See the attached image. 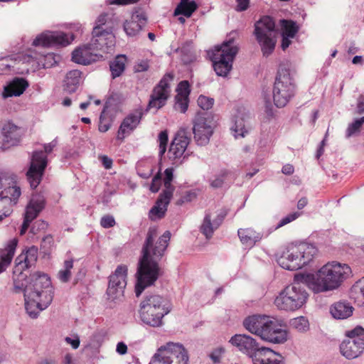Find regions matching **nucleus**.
Masks as SVG:
<instances>
[{
    "label": "nucleus",
    "mask_w": 364,
    "mask_h": 364,
    "mask_svg": "<svg viewBox=\"0 0 364 364\" xmlns=\"http://www.w3.org/2000/svg\"><path fill=\"white\" fill-rule=\"evenodd\" d=\"M156 236V228H149L142 250L143 255L139 260L136 272L137 282L135 291L137 296L142 293L146 287L154 284L163 273L158 262L164 255L171 238V233L169 231H166L156 243H154Z\"/></svg>",
    "instance_id": "f257e3e1"
},
{
    "label": "nucleus",
    "mask_w": 364,
    "mask_h": 364,
    "mask_svg": "<svg viewBox=\"0 0 364 364\" xmlns=\"http://www.w3.org/2000/svg\"><path fill=\"white\" fill-rule=\"evenodd\" d=\"M351 275L349 265L333 261L324 264L315 274H307L304 279L312 291L319 293L338 289Z\"/></svg>",
    "instance_id": "f03ea898"
},
{
    "label": "nucleus",
    "mask_w": 364,
    "mask_h": 364,
    "mask_svg": "<svg viewBox=\"0 0 364 364\" xmlns=\"http://www.w3.org/2000/svg\"><path fill=\"white\" fill-rule=\"evenodd\" d=\"M53 287L48 276L44 273H34L30 277L29 284L24 288L25 307L32 318L46 309L53 299Z\"/></svg>",
    "instance_id": "7ed1b4c3"
},
{
    "label": "nucleus",
    "mask_w": 364,
    "mask_h": 364,
    "mask_svg": "<svg viewBox=\"0 0 364 364\" xmlns=\"http://www.w3.org/2000/svg\"><path fill=\"white\" fill-rule=\"evenodd\" d=\"M246 330L261 339L273 343H284L288 338L285 327L266 315H252L243 321Z\"/></svg>",
    "instance_id": "20e7f679"
},
{
    "label": "nucleus",
    "mask_w": 364,
    "mask_h": 364,
    "mask_svg": "<svg viewBox=\"0 0 364 364\" xmlns=\"http://www.w3.org/2000/svg\"><path fill=\"white\" fill-rule=\"evenodd\" d=\"M316 247L309 243H292L287 246L277 259L284 269L295 271L309 264L317 255Z\"/></svg>",
    "instance_id": "39448f33"
},
{
    "label": "nucleus",
    "mask_w": 364,
    "mask_h": 364,
    "mask_svg": "<svg viewBox=\"0 0 364 364\" xmlns=\"http://www.w3.org/2000/svg\"><path fill=\"white\" fill-rule=\"evenodd\" d=\"M169 311V305L166 299L159 295H151L141 301L139 314L144 323L159 326L161 324L163 317Z\"/></svg>",
    "instance_id": "423d86ee"
},
{
    "label": "nucleus",
    "mask_w": 364,
    "mask_h": 364,
    "mask_svg": "<svg viewBox=\"0 0 364 364\" xmlns=\"http://www.w3.org/2000/svg\"><path fill=\"white\" fill-rule=\"evenodd\" d=\"M307 298V293L299 284H290L279 292L274 304L279 310L295 311L306 304Z\"/></svg>",
    "instance_id": "0eeeda50"
},
{
    "label": "nucleus",
    "mask_w": 364,
    "mask_h": 364,
    "mask_svg": "<svg viewBox=\"0 0 364 364\" xmlns=\"http://www.w3.org/2000/svg\"><path fill=\"white\" fill-rule=\"evenodd\" d=\"M237 51L238 49L234 46L233 41H228L208 52L214 70L218 75L225 76L230 71Z\"/></svg>",
    "instance_id": "6e6552de"
},
{
    "label": "nucleus",
    "mask_w": 364,
    "mask_h": 364,
    "mask_svg": "<svg viewBox=\"0 0 364 364\" xmlns=\"http://www.w3.org/2000/svg\"><path fill=\"white\" fill-rule=\"evenodd\" d=\"M188 356L184 347L175 343H168L159 348L149 364H188Z\"/></svg>",
    "instance_id": "1a4fd4ad"
},
{
    "label": "nucleus",
    "mask_w": 364,
    "mask_h": 364,
    "mask_svg": "<svg viewBox=\"0 0 364 364\" xmlns=\"http://www.w3.org/2000/svg\"><path fill=\"white\" fill-rule=\"evenodd\" d=\"M275 23L269 16H264L255 24V33L259 42L263 55H270L275 48Z\"/></svg>",
    "instance_id": "9d476101"
},
{
    "label": "nucleus",
    "mask_w": 364,
    "mask_h": 364,
    "mask_svg": "<svg viewBox=\"0 0 364 364\" xmlns=\"http://www.w3.org/2000/svg\"><path fill=\"white\" fill-rule=\"evenodd\" d=\"M53 149L51 144L44 145L43 150L34 151L32 154L31 165L26 176L32 188H36L42 180L44 171L48 164V154Z\"/></svg>",
    "instance_id": "9b49d317"
},
{
    "label": "nucleus",
    "mask_w": 364,
    "mask_h": 364,
    "mask_svg": "<svg viewBox=\"0 0 364 364\" xmlns=\"http://www.w3.org/2000/svg\"><path fill=\"white\" fill-rule=\"evenodd\" d=\"M348 340L343 341L340 346L341 354L348 359L355 358L364 351V328L356 326L347 331Z\"/></svg>",
    "instance_id": "f8f14e48"
},
{
    "label": "nucleus",
    "mask_w": 364,
    "mask_h": 364,
    "mask_svg": "<svg viewBox=\"0 0 364 364\" xmlns=\"http://www.w3.org/2000/svg\"><path fill=\"white\" fill-rule=\"evenodd\" d=\"M292 78L287 70L279 71L273 90L274 104L278 107H284L294 95Z\"/></svg>",
    "instance_id": "ddd939ff"
},
{
    "label": "nucleus",
    "mask_w": 364,
    "mask_h": 364,
    "mask_svg": "<svg viewBox=\"0 0 364 364\" xmlns=\"http://www.w3.org/2000/svg\"><path fill=\"white\" fill-rule=\"evenodd\" d=\"M173 169L172 168H166L164 171L163 180L164 190L158 198L155 205L150 210L149 217L151 220L161 218L165 215L173 191V187L171 185L173 177Z\"/></svg>",
    "instance_id": "4468645a"
},
{
    "label": "nucleus",
    "mask_w": 364,
    "mask_h": 364,
    "mask_svg": "<svg viewBox=\"0 0 364 364\" xmlns=\"http://www.w3.org/2000/svg\"><path fill=\"white\" fill-rule=\"evenodd\" d=\"M173 77V73H166L154 87L149 102V108L159 109L166 105L167 100L170 97V85Z\"/></svg>",
    "instance_id": "2eb2a0df"
},
{
    "label": "nucleus",
    "mask_w": 364,
    "mask_h": 364,
    "mask_svg": "<svg viewBox=\"0 0 364 364\" xmlns=\"http://www.w3.org/2000/svg\"><path fill=\"white\" fill-rule=\"evenodd\" d=\"M189 141L190 139L184 131L176 133L168 152V157L173 164H181L186 157L188 153L186 151Z\"/></svg>",
    "instance_id": "dca6fc26"
},
{
    "label": "nucleus",
    "mask_w": 364,
    "mask_h": 364,
    "mask_svg": "<svg viewBox=\"0 0 364 364\" xmlns=\"http://www.w3.org/2000/svg\"><path fill=\"white\" fill-rule=\"evenodd\" d=\"M96 50L102 53H107L112 50L114 45V36L112 34V27L106 30H100L99 27H94L92 38L90 41Z\"/></svg>",
    "instance_id": "f3484780"
},
{
    "label": "nucleus",
    "mask_w": 364,
    "mask_h": 364,
    "mask_svg": "<svg viewBox=\"0 0 364 364\" xmlns=\"http://www.w3.org/2000/svg\"><path fill=\"white\" fill-rule=\"evenodd\" d=\"M74 40L73 34H67L63 32H48L38 36L33 41L35 46H66Z\"/></svg>",
    "instance_id": "a211bd4d"
},
{
    "label": "nucleus",
    "mask_w": 364,
    "mask_h": 364,
    "mask_svg": "<svg viewBox=\"0 0 364 364\" xmlns=\"http://www.w3.org/2000/svg\"><path fill=\"white\" fill-rule=\"evenodd\" d=\"M127 267L125 265H119L115 272L110 275L107 288V294L112 299H115L123 294L126 286Z\"/></svg>",
    "instance_id": "6ab92c4d"
},
{
    "label": "nucleus",
    "mask_w": 364,
    "mask_h": 364,
    "mask_svg": "<svg viewBox=\"0 0 364 364\" xmlns=\"http://www.w3.org/2000/svg\"><path fill=\"white\" fill-rule=\"evenodd\" d=\"M214 122L210 117H198L193 126L194 139L199 145L206 144L213 132Z\"/></svg>",
    "instance_id": "aec40b11"
},
{
    "label": "nucleus",
    "mask_w": 364,
    "mask_h": 364,
    "mask_svg": "<svg viewBox=\"0 0 364 364\" xmlns=\"http://www.w3.org/2000/svg\"><path fill=\"white\" fill-rule=\"evenodd\" d=\"M72 59L74 62L79 64L90 65L102 60L103 55L96 50V48L90 43L76 48L73 52Z\"/></svg>",
    "instance_id": "412c9836"
},
{
    "label": "nucleus",
    "mask_w": 364,
    "mask_h": 364,
    "mask_svg": "<svg viewBox=\"0 0 364 364\" xmlns=\"http://www.w3.org/2000/svg\"><path fill=\"white\" fill-rule=\"evenodd\" d=\"M141 114L135 112L128 114L122 122L113 143L115 146L120 145L124 139L127 137L136 128L140 122Z\"/></svg>",
    "instance_id": "4be33fe9"
},
{
    "label": "nucleus",
    "mask_w": 364,
    "mask_h": 364,
    "mask_svg": "<svg viewBox=\"0 0 364 364\" xmlns=\"http://www.w3.org/2000/svg\"><path fill=\"white\" fill-rule=\"evenodd\" d=\"M240 351L250 357H255V354L260 348L255 339L245 334H236L229 341Z\"/></svg>",
    "instance_id": "5701e85b"
},
{
    "label": "nucleus",
    "mask_w": 364,
    "mask_h": 364,
    "mask_svg": "<svg viewBox=\"0 0 364 364\" xmlns=\"http://www.w3.org/2000/svg\"><path fill=\"white\" fill-rule=\"evenodd\" d=\"M38 247L33 245L23 251L16 259L14 274L19 273L22 275L23 270L32 267L38 259ZM25 276H23L24 277Z\"/></svg>",
    "instance_id": "b1692460"
},
{
    "label": "nucleus",
    "mask_w": 364,
    "mask_h": 364,
    "mask_svg": "<svg viewBox=\"0 0 364 364\" xmlns=\"http://www.w3.org/2000/svg\"><path fill=\"white\" fill-rule=\"evenodd\" d=\"M147 18L143 12L136 11L126 20L124 23V30L127 36H135L146 25Z\"/></svg>",
    "instance_id": "393cba45"
},
{
    "label": "nucleus",
    "mask_w": 364,
    "mask_h": 364,
    "mask_svg": "<svg viewBox=\"0 0 364 364\" xmlns=\"http://www.w3.org/2000/svg\"><path fill=\"white\" fill-rule=\"evenodd\" d=\"M176 95L175 97V109L182 113H185L188 109L189 103V95L191 93L190 85L188 81H181L176 89Z\"/></svg>",
    "instance_id": "a878e982"
},
{
    "label": "nucleus",
    "mask_w": 364,
    "mask_h": 364,
    "mask_svg": "<svg viewBox=\"0 0 364 364\" xmlns=\"http://www.w3.org/2000/svg\"><path fill=\"white\" fill-rule=\"evenodd\" d=\"M1 132L10 147L18 145L24 135L23 129L21 127L10 122L4 124Z\"/></svg>",
    "instance_id": "bb28decb"
},
{
    "label": "nucleus",
    "mask_w": 364,
    "mask_h": 364,
    "mask_svg": "<svg viewBox=\"0 0 364 364\" xmlns=\"http://www.w3.org/2000/svg\"><path fill=\"white\" fill-rule=\"evenodd\" d=\"M18 240L16 238L10 240L4 248L0 249V274L6 271L14 258Z\"/></svg>",
    "instance_id": "cd10ccee"
},
{
    "label": "nucleus",
    "mask_w": 364,
    "mask_h": 364,
    "mask_svg": "<svg viewBox=\"0 0 364 364\" xmlns=\"http://www.w3.org/2000/svg\"><path fill=\"white\" fill-rule=\"evenodd\" d=\"M5 181L4 177L0 176V200H9L10 203L14 205L21 196V189L14 181L11 185L9 183V186H6Z\"/></svg>",
    "instance_id": "c85d7f7f"
},
{
    "label": "nucleus",
    "mask_w": 364,
    "mask_h": 364,
    "mask_svg": "<svg viewBox=\"0 0 364 364\" xmlns=\"http://www.w3.org/2000/svg\"><path fill=\"white\" fill-rule=\"evenodd\" d=\"M45 207V198L41 195H33L26 206L24 218L33 221Z\"/></svg>",
    "instance_id": "c756f323"
},
{
    "label": "nucleus",
    "mask_w": 364,
    "mask_h": 364,
    "mask_svg": "<svg viewBox=\"0 0 364 364\" xmlns=\"http://www.w3.org/2000/svg\"><path fill=\"white\" fill-rule=\"evenodd\" d=\"M281 355L269 348H261L255 354L254 364H280Z\"/></svg>",
    "instance_id": "7c9ffc66"
},
{
    "label": "nucleus",
    "mask_w": 364,
    "mask_h": 364,
    "mask_svg": "<svg viewBox=\"0 0 364 364\" xmlns=\"http://www.w3.org/2000/svg\"><path fill=\"white\" fill-rule=\"evenodd\" d=\"M235 178L236 176L233 172L223 169L210 180V184L214 188L229 187L234 183Z\"/></svg>",
    "instance_id": "2f4dec72"
},
{
    "label": "nucleus",
    "mask_w": 364,
    "mask_h": 364,
    "mask_svg": "<svg viewBox=\"0 0 364 364\" xmlns=\"http://www.w3.org/2000/svg\"><path fill=\"white\" fill-rule=\"evenodd\" d=\"M353 312V307L348 302L338 301L330 307V313L334 318L345 319L350 317Z\"/></svg>",
    "instance_id": "473e14b6"
},
{
    "label": "nucleus",
    "mask_w": 364,
    "mask_h": 364,
    "mask_svg": "<svg viewBox=\"0 0 364 364\" xmlns=\"http://www.w3.org/2000/svg\"><path fill=\"white\" fill-rule=\"evenodd\" d=\"M28 84L26 80L23 78H16L4 87L3 97L4 98L19 96L23 93Z\"/></svg>",
    "instance_id": "72a5a7b5"
},
{
    "label": "nucleus",
    "mask_w": 364,
    "mask_h": 364,
    "mask_svg": "<svg viewBox=\"0 0 364 364\" xmlns=\"http://www.w3.org/2000/svg\"><path fill=\"white\" fill-rule=\"evenodd\" d=\"M238 236L244 245L250 247L253 246L262 237V235L261 233L252 228L240 229L238 230Z\"/></svg>",
    "instance_id": "f704fd0d"
},
{
    "label": "nucleus",
    "mask_w": 364,
    "mask_h": 364,
    "mask_svg": "<svg viewBox=\"0 0 364 364\" xmlns=\"http://www.w3.org/2000/svg\"><path fill=\"white\" fill-rule=\"evenodd\" d=\"M198 6L194 1L181 0L174 11V14L183 15L186 17H190L193 13L197 9Z\"/></svg>",
    "instance_id": "c9c22d12"
},
{
    "label": "nucleus",
    "mask_w": 364,
    "mask_h": 364,
    "mask_svg": "<svg viewBox=\"0 0 364 364\" xmlns=\"http://www.w3.org/2000/svg\"><path fill=\"white\" fill-rule=\"evenodd\" d=\"M127 57L124 55H117L110 64V70L113 77H119L125 68Z\"/></svg>",
    "instance_id": "e433bc0d"
},
{
    "label": "nucleus",
    "mask_w": 364,
    "mask_h": 364,
    "mask_svg": "<svg viewBox=\"0 0 364 364\" xmlns=\"http://www.w3.org/2000/svg\"><path fill=\"white\" fill-rule=\"evenodd\" d=\"M136 170L141 177L148 178L153 173L154 163L148 159L139 161L136 165Z\"/></svg>",
    "instance_id": "4c0bfd02"
},
{
    "label": "nucleus",
    "mask_w": 364,
    "mask_h": 364,
    "mask_svg": "<svg viewBox=\"0 0 364 364\" xmlns=\"http://www.w3.org/2000/svg\"><path fill=\"white\" fill-rule=\"evenodd\" d=\"M280 26L282 29V35L289 36L291 38H294L299 31L296 23L291 20H281Z\"/></svg>",
    "instance_id": "58836bf2"
},
{
    "label": "nucleus",
    "mask_w": 364,
    "mask_h": 364,
    "mask_svg": "<svg viewBox=\"0 0 364 364\" xmlns=\"http://www.w3.org/2000/svg\"><path fill=\"white\" fill-rule=\"evenodd\" d=\"M231 129L234 132L235 138L237 136H244L245 134L247 132L244 124L243 114H242V116H235V120L234 124L231 127Z\"/></svg>",
    "instance_id": "ea45409f"
},
{
    "label": "nucleus",
    "mask_w": 364,
    "mask_h": 364,
    "mask_svg": "<svg viewBox=\"0 0 364 364\" xmlns=\"http://www.w3.org/2000/svg\"><path fill=\"white\" fill-rule=\"evenodd\" d=\"M74 260L73 258L70 257L65 260L64 262V268L61 269L58 273V277L60 281L63 282H68L71 277V269L73 267Z\"/></svg>",
    "instance_id": "a19ab883"
},
{
    "label": "nucleus",
    "mask_w": 364,
    "mask_h": 364,
    "mask_svg": "<svg viewBox=\"0 0 364 364\" xmlns=\"http://www.w3.org/2000/svg\"><path fill=\"white\" fill-rule=\"evenodd\" d=\"M215 225L211 223V217L207 214L204 218L203 223L200 226L201 232L205 236L207 239L212 237L214 230H215Z\"/></svg>",
    "instance_id": "79ce46f5"
},
{
    "label": "nucleus",
    "mask_w": 364,
    "mask_h": 364,
    "mask_svg": "<svg viewBox=\"0 0 364 364\" xmlns=\"http://www.w3.org/2000/svg\"><path fill=\"white\" fill-rule=\"evenodd\" d=\"M291 325L294 328L301 332L306 331L309 328L308 320L303 316L294 318Z\"/></svg>",
    "instance_id": "37998d69"
},
{
    "label": "nucleus",
    "mask_w": 364,
    "mask_h": 364,
    "mask_svg": "<svg viewBox=\"0 0 364 364\" xmlns=\"http://www.w3.org/2000/svg\"><path fill=\"white\" fill-rule=\"evenodd\" d=\"M41 247L46 254H50L55 247L53 237L50 235L45 236L42 240Z\"/></svg>",
    "instance_id": "c03bdc74"
},
{
    "label": "nucleus",
    "mask_w": 364,
    "mask_h": 364,
    "mask_svg": "<svg viewBox=\"0 0 364 364\" xmlns=\"http://www.w3.org/2000/svg\"><path fill=\"white\" fill-rule=\"evenodd\" d=\"M197 102L201 109L208 110L212 108L214 104V100L213 98L205 95H200L198 98Z\"/></svg>",
    "instance_id": "a18cd8bd"
},
{
    "label": "nucleus",
    "mask_w": 364,
    "mask_h": 364,
    "mask_svg": "<svg viewBox=\"0 0 364 364\" xmlns=\"http://www.w3.org/2000/svg\"><path fill=\"white\" fill-rule=\"evenodd\" d=\"M181 198L177 200V204H183L186 202L191 201L196 198V194L192 191L186 189H181L180 191Z\"/></svg>",
    "instance_id": "49530a36"
},
{
    "label": "nucleus",
    "mask_w": 364,
    "mask_h": 364,
    "mask_svg": "<svg viewBox=\"0 0 364 364\" xmlns=\"http://www.w3.org/2000/svg\"><path fill=\"white\" fill-rule=\"evenodd\" d=\"M81 79V73L77 70L70 71L67 74L68 84L78 85Z\"/></svg>",
    "instance_id": "de8ad7c7"
},
{
    "label": "nucleus",
    "mask_w": 364,
    "mask_h": 364,
    "mask_svg": "<svg viewBox=\"0 0 364 364\" xmlns=\"http://www.w3.org/2000/svg\"><path fill=\"white\" fill-rule=\"evenodd\" d=\"M364 123V117H361L359 119L355 120L353 123L349 125L347 129V135L348 136L354 134L355 132H358L361 128L363 124Z\"/></svg>",
    "instance_id": "09e8293b"
},
{
    "label": "nucleus",
    "mask_w": 364,
    "mask_h": 364,
    "mask_svg": "<svg viewBox=\"0 0 364 364\" xmlns=\"http://www.w3.org/2000/svg\"><path fill=\"white\" fill-rule=\"evenodd\" d=\"M158 141L159 143L160 152L161 154H164L166 151L168 143V133L166 131H162L159 133Z\"/></svg>",
    "instance_id": "8fccbe9b"
},
{
    "label": "nucleus",
    "mask_w": 364,
    "mask_h": 364,
    "mask_svg": "<svg viewBox=\"0 0 364 364\" xmlns=\"http://www.w3.org/2000/svg\"><path fill=\"white\" fill-rule=\"evenodd\" d=\"M300 215L301 214L299 213H293L289 214L288 215H287L286 217H284L279 221V223H278V225L277 226V228H279L295 220L296 218H298L300 216Z\"/></svg>",
    "instance_id": "3c124183"
},
{
    "label": "nucleus",
    "mask_w": 364,
    "mask_h": 364,
    "mask_svg": "<svg viewBox=\"0 0 364 364\" xmlns=\"http://www.w3.org/2000/svg\"><path fill=\"white\" fill-rule=\"evenodd\" d=\"M162 180L160 173H157L153 178L150 186V191L153 193H156L160 189Z\"/></svg>",
    "instance_id": "603ef678"
},
{
    "label": "nucleus",
    "mask_w": 364,
    "mask_h": 364,
    "mask_svg": "<svg viewBox=\"0 0 364 364\" xmlns=\"http://www.w3.org/2000/svg\"><path fill=\"white\" fill-rule=\"evenodd\" d=\"M110 20L107 14H101L96 20V26L95 27H99L100 30H105L102 26L106 25Z\"/></svg>",
    "instance_id": "864d4df0"
},
{
    "label": "nucleus",
    "mask_w": 364,
    "mask_h": 364,
    "mask_svg": "<svg viewBox=\"0 0 364 364\" xmlns=\"http://www.w3.org/2000/svg\"><path fill=\"white\" fill-rule=\"evenodd\" d=\"M100 224L103 228H109L115 225V220L112 216L107 215L102 218Z\"/></svg>",
    "instance_id": "5fc2aeb1"
},
{
    "label": "nucleus",
    "mask_w": 364,
    "mask_h": 364,
    "mask_svg": "<svg viewBox=\"0 0 364 364\" xmlns=\"http://www.w3.org/2000/svg\"><path fill=\"white\" fill-rule=\"evenodd\" d=\"M139 0H107L108 5L125 6L136 4Z\"/></svg>",
    "instance_id": "6e6d98bb"
},
{
    "label": "nucleus",
    "mask_w": 364,
    "mask_h": 364,
    "mask_svg": "<svg viewBox=\"0 0 364 364\" xmlns=\"http://www.w3.org/2000/svg\"><path fill=\"white\" fill-rule=\"evenodd\" d=\"M224 348H218L210 353V356L215 363H218L220 361V357L224 353Z\"/></svg>",
    "instance_id": "4d7b16f0"
},
{
    "label": "nucleus",
    "mask_w": 364,
    "mask_h": 364,
    "mask_svg": "<svg viewBox=\"0 0 364 364\" xmlns=\"http://www.w3.org/2000/svg\"><path fill=\"white\" fill-rule=\"evenodd\" d=\"M237 2L236 10L242 11L247 9L250 4V0H235Z\"/></svg>",
    "instance_id": "13d9d810"
},
{
    "label": "nucleus",
    "mask_w": 364,
    "mask_h": 364,
    "mask_svg": "<svg viewBox=\"0 0 364 364\" xmlns=\"http://www.w3.org/2000/svg\"><path fill=\"white\" fill-rule=\"evenodd\" d=\"M47 227V224L45 223L43 221H38L35 223L31 229V232L33 235H36L38 233V229L44 230Z\"/></svg>",
    "instance_id": "bf43d9fd"
},
{
    "label": "nucleus",
    "mask_w": 364,
    "mask_h": 364,
    "mask_svg": "<svg viewBox=\"0 0 364 364\" xmlns=\"http://www.w3.org/2000/svg\"><path fill=\"white\" fill-rule=\"evenodd\" d=\"M227 214V210L223 209L220 210V213L218 215L217 219L214 220L215 228H218V227L222 223Z\"/></svg>",
    "instance_id": "052dcab7"
},
{
    "label": "nucleus",
    "mask_w": 364,
    "mask_h": 364,
    "mask_svg": "<svg viewBox=\"0 0 364 364\" xmlns=\"http://www.w3.org/2000/svg\"><path fill=\"white\" fill-rule=\"evenodd\" d=\"M100 159L106 169H109L112 166V160L107 156H102L100 157Z\"/></svg>",
    "instance_id": "680f3d73"
},
{
    "label": "nucleus",
    "mask_w": 364,
    "mask_h": 364,
    "mask_svg": "<svg viewBox=\"0 0 364 364\" xmlns=\"http://www.w3.org/2000/svg\"><path fill=\"white\" fill-rule=\"evenodd\" d=\"M10 148L9 143H7L6 138L4 136L3 132H0V151H4Z\"/></svg>",
    "instance_id": "e2e57ef3"
},
{
    "label": "nucleus",
    "mask_w": 364,
    "mask_h": 364,
    "mask_svg": "<svg viewBox=\"0 0 364 364\" xmlns=\"http://www.w3.org/2000/svg\"><path fill=\"white\" fill-rule=\"evenodd\" d=\"M31 222L32 221L27 220V219L24 218L23 223L20 229L21 235H23L27 232Z\"/></svg>",
    "instance_id": "0e129e2a"
},
{
    "label": "nucleus",
    "mask_w": 364,
    "mask_h": 364,
    "mask_svg": "<svg viewBox=\"0 0 364 364\" xmlns=\"http://www.w3.org/2000/svg\"><path fill=\"white\" fill-rule=\"evenodd\" d=\"M65 341L68 343L70 344L73 348H77L80 345L78 337H75V338L67 337L65 338Z\"/></svg>",
    "instance_id": "69168bd1"
},
{
    "label": "nucleus",
    "mask_w": 364,
    "mask_h": 364,
    "mask_svg": "<svg viewBox=\"0 0 364 364\" xmlns=\"http://www.w3.org/2000/svg\"><path fill=\"white\" fill-rule=\"evenodd\" d=\"M282 171L285 175H291L294 171V168L291 164H286L282 167Z\"/></svg>",
    "instance_id": "338daca9"
},
{
    "label": "nucleus",
    "mask_w": 364,
    "mask_h": 364,
    "mask_svg": "<svg viewBox=\"0 0 364 364\" xmlns=\"http://www.w3.org/2000/svg\"><path fill=\"white\" fill-rule=\"evenodd\" d=\"M117 351L121 355L125 354L127 351V346L125 343L120 342L117 346Z\"/></svg>",
    "instance_id": "774afa93"
}]
</instances>
